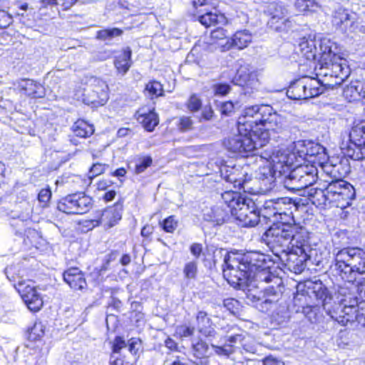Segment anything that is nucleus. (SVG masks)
Instances as JSON below:
<instances>
[{
	"label": "nucleus",
	"mask_w": 365,
	"mask_h": 365,
	"mask_svg": "<svg viewBox=\"0 0 365 365\" xmlns=\"http://www.w3.org/2000/svg\"><path fill=\"white\" fill-rule=\"evenodd\" d=\"M107 168H108V165L106 164H102L99 163H94L89 170V178H93L101 175L105 172Z\"/></svg>",
	"instance_id": "50"
},
{
	"label": "nucleus",
	"mask_w": 365,
	"mask_h": 365,
	"mask_svg": "<svg viewBox=\"0 0 365 365\" xmlns=\"http://www.w3.org/2000/svg\"><path fill=\"white\" fill-rule=\"evenodd\" d=\"M145 91H147L151 97H158L163 95V88L160 82L153 81L146 84Z\"/></svg>",
	"instance_id": "44"
},
{
	"label": "nucleus",
	"mask_w": 365,
	"mask_h": 365,
	"mask_svg": "<svg viewBox=\"0 0 365 365\" xmlns=\"http://www.w3.org/2000/svg\"><path fill=\"white\" fill-rule=\"evenodd\" d=\"M108 87L105 81L96 77L89 78L88 87L85 90V101L95 106H103L108 98Z\"/></svg>",
	"instance_id": "17"
},
{
	"label": "nucleus",
	"mask_w": 365,
	"mask_h": 365,
	"mask_svg": "<svg viewBox=\"0 0 365 365\" xmlns=\"http://www.w3.org/2000/svg\"><path fill=\"white\" fill-rule=\"evenodd\" d=\"M266 13L269 17L267 24L274 31H284L292 26V21L287 17V10L284 6L271 3L267 6Z\"/></svg>",
	"instance_id": "18"
},
{
	"label": "nucleus",
	"mask_w": 365,
	"mask_h": 365,
	"mask_svg": "<svg viewBox=\"0 0 365 365\" xmlns=\"http://www.w3.org/2000/svg\"><path fill=\"white\" fill-rule=\"evenodd\" d=\"M317 168L297 163L284 180L287 188L292 190L307 189L317 180Z\"/></svg>",
	"instance_id": "7"
},
{
	"label": "nucleus",
	"mask_w": 365,
	"mask_h": 365,
	"mask_svg": "<svg viewBox=\"0 0 365 365\" xmlns=\"http://www.w3.org/2000/svg\"><path fill=\"white\" fill-rule=\"evenodd\" d=\"M294 149L297 152L300 163L302 160H307L312 163L322 164L327 160L325 148L311 141H297L294 143Z\"/></svg>",
	"instance_id": "10"
},
{
	"label": "nucleus",
	"mask_w": 365,
	"mask_h": 365,
	"mask_svg": "<svg viewBox=\"0 0 365 365\" xmlns=\"http://www.w3.org/2000/svg\"><path fill=\"white\" fill-rule=\"evenodd\" d=\"M214 91L215 94L225 96L230 92V86L228 84H216L214 86Z\"/></svg>",
	"instance_id": "61"
},
{
	"label": "nucleus",
	"mask_w": 365,
	"mask_h": 365,
	"mask_svg": "<svg viewBox=\"0 0 365 365\" xmlns=\"http://www.w3.org/2000/svg\"><path fill=\"white\" fill-rule=\"evenodd\" d=\"M125 346L126 343L125 340L120 336H117L115 339L113 344V351L114 353H118L120 351V349L125 347Z\"/></svg>",
	"instance_id": "64"
},
{
	"label": "nucleus",
	"mask_w": 365,
	"mask_h": 365,
	"mask_svg": "<svg viewBox=\"0 0 365 365\" xmlns=\"http://www.w3.org/2000/svg\"><path fill=\"white\" fill-rule=\"evenodd\" d=\"M322 81L304 76L293 82L287 91L288 98L294 100L314 98L324 92Z\"/></svg>",
	"instance_id": "6"
},
{
	"label": "nucleus",
	"mask_w": 365,
	"mask_h": 365,
	"mask_svg": "<svg viewBox=\"0 0 365 365\" xmlns=\"http://www.w3.org/2000/svg\"><path fill=\"white\" fill-rule=\"evenodd\" d=\"M212 347L214 349L215 354L219 356H229L234 352L232 344H226L222 346L212 344Z\"/></svg>",
	"instance_id": "47"
},
{
	"label": "nucleus",
	"mask_w": 365,
	"mask_h": 365,
	"mask_svg": "<svg viewBox=\"0 0 365 365\" xmlns=\"http://www.w3.org/2000/svg\"><path fill=\"white\" fill-rule=\"evenodd\" d=\"M276 199L266 200L263 205V215L265 217L275 219Z\"/></svg>",
	"instance_id": "46"
},
{
	"label": "nucleus",
	"mask_w": 365,
	"mask_h": 365,
	"mask_svg": "<svg viewBox=\"0 0 365 365\" xmlns=\"http://www.w3.org/2000/svg\"><path fill=\"white\" fill-rule=\"evenodd\" d=\"M123 31L118 28L106 29L97 32V38L103 41L110 40L114 37L120 36Z\"/></svg>",
	"instance_id": "42"
},
{
	"label": "nucleus",
	"mask_w": 365,
	"mask_h": 365,
	"mask_svg": "<svg viewBox=\"0 0 365 365\" xmlns=\"http://www.w3.org/2000/svg\"><path fill=\"white\" fill-rule=\"evenodd\" d=\"M197 272V265L195 262H190L185 265L183 273L187 279H194Z\"/></svg>",
	"instance_id": "48"
},
{
	"label": "nucleus",
	"mask_w": 365,
	"mask_h": 365,
	"mask_svg": "<svg viewBox=\"0 0 365 365\" xmlns=\"http://www.w3.org/2000/svg\"><path fill=\"white\" fill-rule=\"evenodd\" d=\"M224 307L230 312L234 313L239 307V302L235 299H226L224 300Z\"/></svg>",
	"instance_id": "60"
},
{
	"label": "nucleus",
	"mask_w": 365,
	"mask_h": 365,
	"mask_svg": "<svg viewBox=\"0 0 365 365\" xmlns=\"http://www.w3.org/2000/svg\"><path fill=\"white\" fill-rule=\"evenodd\" d=\"M292 224L284 222L273 224L264 233L265 240L273 249L281 248L282 252L290 249L291 235L294 231Z\"/></svg>",
	"instance_id": "8"
},
{
	"label": "nucleus",
	"mask_w": 365,
	"mask_h": 365,
	"mask_svg": "<svg viewBox=\"0 0 365 365\" xmlns=\"http://www.w3.org/2000/svg\"><path fill=\"white\" fill-rule=\"evenodd\" d=\"M187 108L192 112L199 110L202 106L200 99L196 95H192L187 102Z\"/></svg>",
	"instance_id": "51"
},
{
	"label": "nucleus",
	"mask_w": 365,
	"mask_h": 365,
	"mask_svg": "<svg viewBox=\"0 0 365 365\" xmlns=\"http://www.w3.org/2000/svg\"><path fill=\"white\" fill-rule=\"evenodd\" d=\"M152 163V159L150 157H145L141 161L136 165L135 166V172L137 173H140L143 172L148 167H149Z\"/></svg>",
	"instance_id": "58"
},
{
	"label": "nucleus",
	"mask_w": 365,
	"mask_h": 365,
	"mask_svg": "<svg viewBox=\"0 0 365 365\" xmlns=\"http://www.w3.org/2000/svg\"><path fill=\"white\" fill-rule=\"evenodd\" d=\"M128 350L133 354L136 355L140 348V340L136 338L130 339L128 342Z\"/></svg>",
	"instance_id": "57"
},
{
	"label": "nucleus",
	"mask_w": 365,
	"mask_h": 365,
	"mask_svg": "<svg viewBox=\"0 0 365 365\" xmlns=\"http://www.w3.org/2000/svg\"><path fill=\"white\" fill-rule=\"evenodd\" d=\"M195 328L186 325L178 326L175 329V334L180 338L188 337L193 335Z\"/></svg>",
	"instance_id": "49"
},
{
	"label": "nucleus",
	"mask_w": 365,
	"mask_h": 365,
	"mask_svg": "<svg viewBox=\"0 0 365 365\" xmlns=\"http://www.w3.org/2000/svg\"><path fill=\"white\" fill-rule=\"evenodd\" d=\"M261 106H246L242 110L237 120V130L245 133L256 134L254 128L259 125Z\"/></svg>",
	"instance_id": "19"
},
{
	"label": "nucleus",
	"mask_w": 365,
	"mask_h": 365,
	"mask_svg": "<svg viewBox=\"0 0 365 365\" xmlns=\"http://www.w3.org/2000/svg\"><path fill=\"white\" fill-rule=\"evenodd\" d=\"M19 88L25 95L32 98H42L44 96L42 86L33 80H21L19 83Z\"/></svg>",
	"instance_id": "28"
},
{
	"label": "nucleus",
	"mask_w": 365,
	"mask_h": 365,
	"mask_svg": "<svg viewBox=\"0 0 365 365\" xmlns=\"http://www.w3.org/2000/svg\"><path fill=\"white\" fill-rule=\"evenodd\" d=\"M122 210V205L120 204H115L113 207L98 211L93 219L85 222V226L89 229H93L101 225L105 227L110 228L121 219Z\"/></svg>",
	"instance_id": "16"
},
{
	"label": "nucleus",
	"mask_w": 365,
	"mask_h": 365,
	"mask_svg": "<svg viewBox=\"0 0 365 365\" xmlns=\"http://www.w3.org/2000/svg\"><path fill=\"white\" fill-rule=\"evenodd\" d=\"M51 192L50 189L46 188V189H42L39 192L38 195V199L39 202L43 203V206L44 207V206H46L47 203L48 202V201L51 199Z\"/></svg>",
	"instance_id": "59"
},
{
	"label": "nucleus",
	"mask_w": 365,
	"mask_h": 365,
	"mask_svg": "<svg viewBox=\"0 0 365 365\" xmlns=\"http://www.w3.org/2000/svg\"><path fill=\"white\" fill-rule=\"evenodd\" d=\"M14 287L30 311L36 312L42 308L43 297L32 282L19 280Z\"/></svg>",
	"instance_id": "13"
},
{
	"label": "nucleus",
	"mask_w": 365,
	"mask_h": 365,
	"mask_svg": "<svg viewBox=\"0 0 365 365\" xmlns=\"http://www.w3.org/2000/svg\"><path fill=\"white\" fill-rule=\"evenodd\" d=\"M72 130L77 137L86 138L91 136L93 132V126L83 120H78L72 126Z\"/></svg>",
	"instance_id": "33"
},
{
	"label": "nucleus",
	"mask_w": 365,
	"mask_h": 365,
	"mask_svg": "<svg viewBox=\"0 0 365 365\" xmlns=\"http://www.w3.org/2000/svg\"><path fill=\"white\" fill-rule=\"evenodd\" d=\"M240 344L243 349L247 352L255 353L257 351L256 344L254 339L247 334H242Z\"/></svg>",
	"instance_id": "45"
},
{
	"label": "nucleus",
	"mask_w": 365,
	"mask_h": 365,
	"mask_svg": "<svg viewBox=\"0 0 365 365\" xmlns=\"http://www.w3.org/2000/svg\"><path fill=\"white\" fill-rule=\"evenodd\" d=\"M196 325L197 331L207 338H214L216 331L211 319L207 312L199 311L196 314Z\"/></svg>",
	"instance_id": "24"
},
{
	"label": "nucleus",
	"mask_w": 365,
	"mask_h": 365,
	"mask_svg": "<svg viewBox=\"0 0 365 365\" xmlns=\"http://www.w3.org/2000/svg\"><path fill=\"white\" fill-rule=\"evenodd\" d=\"M208 349V345L202 340H197L196 342L192 343V351L195 356L197 358L206 356Z\"/></svg>",
	"instance_id": "43"
},
{
	"label": "nucleus",
	"mask_w": 365,
	"mask_h": 365,
	"mask_svg": "<svg viewBox=\"0 0 365 365\" xmlns=\"http://www.w3.org/2000/svg\"><path fill=\"white\" fill-rule=\"evenodd\" d=\"M334 43L327 38H323L320 41L319 50L317 49V56H320V61H327L336 55L332 51Z\"/></svg>",
	"instance_id": "38"
},
{
	"label": "nucleus",
	"mask_w": 365,
	"mask_h": 365,
	"mask_svg": "<svg viewBox=\"0 0 365 365\" xmlns=\"http://www.w3.org/2000/svg\"><path fill=\"white\" fill-rule=\"evenodd\" d=\"M343 60L337 55H334L333 58H329L327 61H322V66L320 68V75L325 77L329 76L334 77L336 81L334 83H324V90L325 87L334 88V86H339L343 82L344 79L347 76L346 72L344 71L345 64L343 63Z\"/></svg>",
	"instance_id": "14"
},
{
	"label": "nucleus",
	"mask_w": 365,
	"mask_h": 365,
	"mask_svg": "<svg viewBox=\"0 0 365 365\" xmlns=\"http://www.w3.org/2000/svg\"><path fill=\"white\" fill-rule=\"evenodd\" d=\"M12 16L4 10L0 9V28H7L12 23Z\"/></svg>",
	"instance_id": "56"
},
{
	"label": "nucleus",
	"mask_w": 365,
	"mask_h": 365,
	"mask_svg": "<svg viewBox=\"0 0 365 365\" xmlns=\"http://www.w3.org/2000/svg\"><path fill=\"white\" fill-rule=\"evenodd\" d=\"M332 22L336 27L342 30H346L351 26L352 21L347 10L339 9L334 12Z\"/></svg>",
	"instance_id": "32"
},
{
	"label": "nucleus",
	"mask_w": 365,
	"mask_h": 365,
	"mask_svg": "<svg viewBox=\"0 0 365 365\" xmlns=\"http://www.w3.org/2000/svg\"><path fill=\"white\" fill-rule=\"evenodd\" d=\"M210 36V43L217 45L222 51L231 49L230 38L226 29L218 27L211 31Z\"/></svg>",
	"instance_id": "26"
},
{
	"label": "nucleus",
	"mask_w": 365,
	"mask_h": 365,
	"mask_svg": "<svg viewBox=\"0 0 365 365\" xmlns=\"http://www.w3.org/2000/svg\"><path fill=\"white\" fill-rule=\"evenodd\" d=\"M252 35L247 29L237 31L230 38L231 48L236 47L238 49H243L248 46L252 42Z\"/></svg>",
	"instance_id": "29"
},
{
	"label": "nucleus",
	"mask_w": 365,
	"mask_h": 365,
	"mask_svg": "<svg viewBox=\"0 0 365 365\" xmlns=\"http://www.w3.org/2000/svg\"><path fill=\"white\" fill-rule=\"evenodd\" d=\"M230 212L243 227H254L259 222V213L251 199L242 197Z\"/></svg>",
	"instance_id": "12"
},
{
	"label": "nucleus",
	"mask_w": 365,
	"mask_h": 365,
	"mask_svg": "<svg viewBox=\"0 0 365 365\" xmlns=\"http://www.w3.org/2000/svg\"><path fill=\"white\" fill-rule=\"evenodd\" d=\"M178 226V222L173 216L166 218L163 222V228L167 232H173Z\"/></svg>",
	"instance_id": "52"
},
{
	"label": "nucleus",
	"mask_w": 365,
	"mask_h": 365,
	"mask_svg": "<svg viewBox=\"0 0 365 365\" xmlns=\"http://www.w3.org/2000/svg\"><path fill=\"white\" fill-rule=\"evenodd\" d=\"M135 116L137 120L148 132L153 131L159 123L158 116L154 112V108H140L136 112Z\"/></svg>",
	"instance_id": "21"
},
{
	"label": "nucleus",
	"mask_w": 365,
	"mask_h": 365,
	"mask_svg": "<svg viewBox=\"0 0 365 365\" xmlns=\"http://www.w3.org/2000/svg\"><path fill=\"white\" fill-rule=\"evenodd\" d=\"M349 140L357 147L361 158H365V122L354 125L349 133Z\"/></svg>",
	"instance_id": "25"
},
{
	"label": "nucleus",
	"mask_w": 365,
	"mask_h": 365,
	"mask_svg": "<svg viewBox=\"0 0 365 365\" xmlns=\"http://www.w3.org/2000/svg\"><path fill=\"white\" fill-rule=\"evenodd\" d=\"M262 174L264 176V178L259 177V179L262 180V183L264 185L269 184V189H272L274 186V175L276 174H274L273 170L271 169H268L267 173L264 172Z\"/></svg>",
	"instance_id": "55"
},
{
	"label": "nucleus",
	"mask_w": 365,
	"mask_h": 365,
	"mask_svg": "<svg viewBox=\"0 0 365 365\" xmlns=\"http://www.w3.org/2000/svg\"><path fill=\"white\" fill-rule=\"evenodd\" d=\"M357 294L359 299L365 302V278L362 277L357 281Z\"/></svg>",
	"instance_id": "62"
},
{
	"label": "nucleus",
	"mask_w": 365,
	"mask_h": 365,
	"mask_svg": "<svg viewBox=\"0 0 365 365\" xmlns=\"http://www.w3.org/2000/svg\"><path fill=\"white\" fill-rule=\"evenodd\" d=\"M178 127L182 132L189 130L192 129V120L190 117L182 116L180 118Z\"/></svg>",
	"instance_id": "54"
},
{
	"label": "nucleus",
	"mask_w": 365,
	"mask_h": 365,
	"mask_svg": "<svg viewBox=\"0 0 365 365\" xmlns=\"http://www.w3.org/2000/svg\"><path fill=\"white\" fill-rule=\"evenodd\" d=\"M295 8L298 12L307 15L319 11L321 6L315 0H296Z\"/></svg>",
	"instance_id": "34"
},
{
	"label": "nucleus",
	"mask_w": 365,
	"mask_h": 365,
	"mask_svg": "<svg viewBox=\"0 0 365 365\" xmlns=\"http://www.w3.org/2000/svg\"><path fill=\"white\" fill-rule=\"evenodd\" d=\"M290 204L291 200L289 198L281 197L276 199L275 219L274 220H278L279 219L282 221L287 220L290 217L289 214L287 213L289 209L287 206Z\"/></svg>",
	"instance_id": "36"
},
{
	"label": "nucleus",
	"mask_w": 365,
	"mask_h": 365,
	"mask_svg": "<svg viewBox=\"0 0 365 365\" xmlns=\"http://www.w3.org/2000/svg\"><path fill=\"white\" fill-rule=\"evenodd\" d=\"M224 20L222 15H218L213 12H206L199 16V21L205 27H210Z\"/></svg>",
	"instance_id": "40"
},
{
	"label": "nucleus",
	"mask_w": 365,
	"mask_h": 365,
	"mask_svg": "<svg viewBox=\"0 0 365 365\" xmlns=\"http://www.w3.org/2000/svg\"><path fill=\"white\" fill-rule=\"evenodd\" d=\"M346 281L339 287L336 296L339 304L334 307L331 305L332 297L321 282H307L305 285L307 294L319 301L327 314L342 326L351 324L360 317L357 308V280Z\"/></svg>",
	"instance_id": "2"
},
{
	"label": "nucleus",
	"mask_w": 365,
	"mask_h": 365,
	"mask_svg": "<svg viewBox=\"0 0 365 365\" xmlns=\"http://www.w3.org/2000/svg\"><path fill=\"white\" fill-rule=\"evenodd\" d=\"M227 211L220 205H215L204 210L203 218L207 222H212L216 225L222 224L226 217Z\"/></svg>",
	"instance_id": "27"
},
{
	"label": "nucleus",
	"mask_w": 365,
	"mask_h": 365,
	"mask_svg": "<svg viewBox=\"0 0 365 365\" xmlns=\"http://www.w3.org/2000/svg\"><path fill=\"white\" fill-rule=\"evenodd\" d=\"M92 205V199L84 193L68 195L57 205L59 211L67 214L81 215L88 212Z\"/></svg>",
	"instance_id": "11"
},
{
	"label": "nucleus",
	"mask_w": 365,
	"mask_h": 365,
	"mask_svg": "<svg viewBox=\"0 0 365 365\" xmlns=\"http://www.w3.org/2000/svg\"><path fill=\"white\" fill-rule=\"evenodd\" d=\"M232 83L242 87L244 92L247 94L258 91L260 86L258 72L249 65L241 66L237 69Z\"/></svg>",
	"instance_id": "15"
},
{
	"label": "nucleus",
	"mask_w": 365,
	"mask_h": 365,
	"mask_svg": "<svg viewBox=\"0 0 365 365\" xmlns=\"http://www.w3.org/2000/svg\"><path fill=\"white\" fill-rule=\"evenodd\" d=\"M331 270L344 280H359L365 274V251L358 247L344 248L335 255Z\"/></svg>",
	"instance_id": "3"
},
{
	"label": "nucleus",
	"mask_w": 365,
	"mask_h": 365,
	"mask_svg": "<svg viewBox=\"0 0 365 365\" xmlns=\"http://www.w3.org/2000/svg\"><path fill=\"white\" fill-rule=\"evenodd\" d=\"M328 204L344 209L351 205L355 195L354 187L341 179L332 180L327 185Z\"/></svg>",
	"instance_id": "5"
},
{
	"label": "nucleus",
	"mask_w": 365,
	"mask_h": 365,
	"mask_svg": "<svg viewBox=\"0 0 365 365\" xmlns=\"http://www.w3.org/2000/svg\"><path fill=\"white\" fill-rule=\"evenodd\" d=\"M43 334L42 325L41 324H36L31 329L29 337L31 340H37L40 339L43 336Z\"/></svg>",
	"instance_id": "53"
},
{
	"label": "nucleus",
	"mask_w": 365,
	"mask_h": 365,
	"mask_svg": "<svg viewBox=\"0 0 365 365\" xmlns=\"http://www.w3.org/2000/svg\"><path fill=\"white\" fill-rule=\"evenodd\" d=\"M243 197L240 193L233 191H227L222 194V199L231 212L235 206L239 205Z\"/></svg>",
	"instance_id": "39"
},
{
	"label": "nucleus",
	"mask_w": 365,
	"mask_h": 365,
	"mask_svg": "<svg viewBox=\"0 0 365 365\" xmlns=\"http://www.w3.org/2000/svg\"><path fill=\"white\" fill-rule=\"evenodd\" d=\"M277 294V299L271 306L268 307L267 311H262V312L267 313L272 321L275 322L277 324H280L284 322L288 319L287 308L278 303L281 294L279 292L276 290Z\"/></svg>",
	"instance_id": "23"
},
{
	"label": "nucleus",
	"mask_w": 365,
	"mask_h": 365,
	"mask_svg": "<svg viewBox=\"0 0 365 365\" xmlns=\"http://www.w3.org/2000/svg\"><path fill=\"white\" fill-rule=\"evenodd\" d=\"M257 134L239 132L237 134L229 136L224 140L225 148L235 153H239L243 157L255 154V152L268 143L269 136L267 131L261 132V138L257 141L255 138Z\"/></svg>",
	"instance_id": "4"
},
{
	"label": "nucleus",
	"mask_w": 365,
	"mask_h": 365,
	"mask_svg": "<svg viewBox=\"0 0 365 365\" xmlns=\"http://www.w3.org/2000/svg\"><path fill=\"white\" fill-rule=\"evenodd\" d=\"M302 53L307 60H314L317 56V48L312 39H302L299 43Z\"/></svg>",
	"instance_id": "35"
},
{
	"label": "nucleus",
	"mask_w": 365,
	"mask_h": 365,
	"mask_svg": "<svg viewBox=\"0 0 365 365\" xmlns=\"http://www.w3.org/2000/svg\"><path fill=\"white\" fill-rule=\"evenodd\" d=\"M284 118L275 112L272 107L268 105H261L259 125L265 130L281 131L284 128Z\"/></svg>",
	"instance_id": "20"
},
{
	"label": "nucleus",
	"mask_w": 365,
	"mask_h": 365,
	"mask_svg": "<svg viewBox=\"0 0 365 365\" xmlns=\"http://www.w3.org/2000/svg\"><path fill=\"white\" fill-rule=\"evenodd\" d=\"M292 228H294V232L291 235V244L290 247H302L307 241V232L302 227L292 225Z\"/></svg>",
	"instance_id": "37"
},
{
	"label": "nucleus",
	"mask_w": 365,
	"mask_h": 365,
	"mask_svg": "<svg viewBox=\"0 0 365 365\" xmlns=\"http://www.w3.org/2000/svg\"><path fill=\"white\" fill-rule=\"evenodd\" d=\"M63 279L74 290H82L87 285L83 274L77 267H71L65 271Z\"/></svg>",
	"instance_id": "22"
},
{
	"label": "nucleus",
	"mask_w": 365,
	"mask_h": 365,
	"mask_svg": "<svg viewBox=\"0 0 365 365\" xmlns=\"http://www.w3.org/2000/svg\"><path fill=\"white\" fill-rule=\"evenodd\" d=\"M131 50L127 47L123 51L116 57L115 61V67L118 72L123 76L125 75L131 66Z\"/></svg>",
	"instance_id": "30"
},
{
	"label": "nucleus",
	"mask_w": 365,
	"mask_h": 365,
	"mask_svg": "<svg viewBox=\"0 0 365 365\" xmlns=\"http://www.w3.org/2000/svg\"><path fill=\"white\" fill-rule=\"evenodd\" d=\"M295 163H300L294 143L289 147L274 150L270 155V165L274 174H285Z\"/></svg>",
	"instance_id": "9"
},
{
	"label": "nucleus",
	"mask_w": 365,
	"mask_h": 365,
	"mask_svg": "<svg viewBox=\"0 0 365 365\" xmlns=\"http://www.w3.org/2000/svg\"><path fill=\"white\" fill-rule=\"evenodd\" d=\"M357 82L351 83L346 86L343 90L344 98L349 102L356 101L361 98Z\"/></svg>",
	"instance_id": "41"
},
{
	"label": "nucleus",
	"mask_w": 365,
	"mask_h": 365,
	"mask_svg": "<svg viewBox=\"0 0 365 365\" xmlns=\"http://www.w3.org/2000/svg\"><path fill=\"white\" fill-rule=\"evenodd\" d=\"M18 271L16 266H9L5 269V274L10 282H15L19 277H16V272Z\"/></svg>",
	"instance_id": "63"
},
{
	"label": "nucleus",
	"mask_w": 365,
	"mask_h": 365,
	"mask_svg": "<svg viewBox=\"0 0 365 365\" xmlns=\"http://www.w3.org/2000/svg\"><path fill=\"white\" fill-rule=\"evenodd\" d=\"M223 276L235 288L242 289L246 297L257 302L260 311H267L277 297L276 289L269 287L258 291L259 284L271 282L277 279L266 267V257L257 252L247 253L229 252L224 259Z\"/></svg>",
	"instance_id": "1"
},
{
	"label": "nucleus",
	"mask_w": 365,
	"mask_h": 365,
	"mask_svg": "<svg viewBox=\"0 0 365 365\" xmlns=\"http://www.w3.org/2000/svg\"><path fill=\"white\" fill-rule=\"evenodd\" d=\"M307 195L313 204L316 205H327L328 204L327 185L324 188H307Z\"/></svg>",
	"instance_id": "31"
}]
</instances>
